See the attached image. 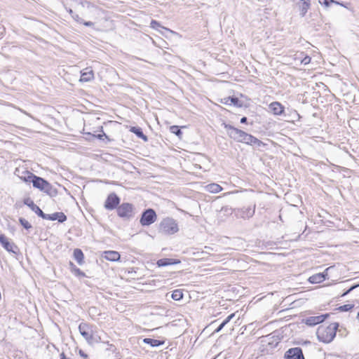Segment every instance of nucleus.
Returning a JSON list of instances; mask_svg holds the SVG:
<instances>
[{"instance_id":"6","label":"nucleus","mask_w":359,"mask_h":359,"mask_svg":"<svg viewBox=\"0 0 359 359\" xmlns=\"http://www.w3.org/2000/svg\"><path fill=\"white\" fill-rule=\"evenodd\" d=\"M118 215L123 219H130L133 216V206L128 203H123L117 208Z\"/></svg>"},{"instance_id":"4","label":"nucleus","mask_w":359,"mask_h":359,"mask_svg":"<svg viewBox=\"0 0 359 359\" xmlns=\"http://www.w3.org/2000/svg\"><path fill=\"white\" fill-rule=\"evenodd\" d=\"M79 330L81 336L89 344H93L94 342L97 341L94 339L92 325L86 323H81L79 325Z\"/></svg>"},{"instance_id":"36","label":"nucleus","mask_w":359,"mask_h":359,"mask_svg":"<svg viewBox=\"0 0 359 359\" xmlns=\"http://www.w3.org/2000/svg\"><path fill=\"white\" fill-rule=\"evenodd\" d=\"M311 62V57H309V56H305L303 59H302L301 60V62L304 64V65H307L309 63H310Z\"/></svg>"},{"instance_id":"23","label":"nucleus","mask_w":359,"mask_h":359,"mask_svg":"<svg viewBox=\"0 0 359 359\" xmlns=\"http://www.w3.org/2000/svg\"><path fill=\"white\" fill-rule=\"evenodd\" d=\"M302 2V4L299 6V11L301 16L304 17L310 8V0H306Z\"/></svg>"},{"instance_id":"11","label":"nucleus","mask_w":359,"mask_h":359,"mask_svg":"<svg viewBox=\"0 0 359 359\" xmlns=\"http://www.w3.org/2000/svg\"><path fill=\"white\" fill-rule=\"evenodd\" d=\"M42 218L51 221L57 220L59 222H63L67 219V217L63 212H55L51 215L44 213V216Z\"/></svg>"},{"instance_id":"12","label":"nucleus","mask_w":359,"mask_h":359,"mask_svg":"<svg viewBox=\"0 0 359 359\" xmlns=\"http://www.w3.org/2000/svg\"><path fill=\"white\" fill-rule=\"evenodd\" d=\"M270 111L276 116L282 115L284 113L285 107L278 102H273L269 105Z\"/></svg>"},{"instance_id":"3","label":"nucleus","mask_w":359,"mask_h":359,"mask_svg":"<svg viewBox=\"0 0 359 359\" xmlns=\"http://www.w3.org/2000/svg\"><path fill=\"white\" fill-rule=\"evenodd\" d=\"M176 221L170 217L163 219L159 225V231L164 234H174L178 231Z\"/></svg>"},{"instance_id":"22","label":"nucleus","mask_w":359,"mask_h":359,"mask_svg":"<svg viewBox=\"0 0 359 359\" xmlns=\"http://www.w3.org/2000/svg\"><path fill=\"white\" fill-rule=\"evenodd\" d=\"M74 257L79 264L81 265L83 264L84 255L81 250L75 249L74 250Z\"/></svg>"},{"instance_id":"28","label":"nucleus","mask_w":359,"mask_h":359,"mask_svg":"<svg viewBox=\"0 0 359 359\" xmlns=\"http://www.w3.org/2000/svg\"><path fill=\"white\" fill-rule=\"evenodd\" d=\"M171 297L174 300L179 301L182 299L183 293L181 290H175L172 292Z\"/></svg>"},{"instance_id":"21","label":"nucleus","mask_w":359,"mask_h":359,"mask_svg":"<svg viewBox=\"0 0 359 359\" xmlns=\"http://www.w3.org/2000/svg\"><path fill=\"white\" fill-rule=\"evenodd\" d=\"M143 342L147 344H149L152 347L159 346L164 344V341H161L158 339H154L150 338H144L143 339Z\"/></svg>"},{"instance_id":"26","label":"nucleus","mask_w":359,"mask_h":359,"mask_svg":"<svg viewBox=\"0 0 359 359\" xmlns=\"http://www.w3.org/2000/svg\"><path fill=\"white\" fill-rule=\"evenodd\" d=\"M235 316V313H231L220 324V325L215 330V332H219Z\"/></svg>"},{"instance_id":"38","label":"nucleus","mask_w":359,"mask_h":359,"mask_svg":"<svg viewBox=\"0 0 359 359\" xmlns=\"http://www.w3.org/2000/svg\"><path fill=\"white\" fill-rule=\"evenodd\" d=\"M8 238L6 237L4 234H0V243L2 245Z\"/></svg>"},{"instance_id":"40","label":"nucleus","mask_w":359,"mask_h":359,"mask_svg":"<svg viewBox=\"0 0 359 359\" xmlns=\"http://www.w3.org/2000/svg\"><path fill=\"white\" fill-rule=\"evenodd\" d=\"M104 137H107L105 133L99 134L98 135H97V137L100 140H103Z\"/></svg>"},{"instance_id":"19","label":"nucleus","mask_w":359,"mask_h":359,"mask_svg":"<svg viewBox=\"0 0 359 359\" xmlns=\"http://www.w3.org/2000/svg\"><path fill=\"white\" fill-rule=\"evenodd\" d=\"M205 189L207 191H208L210 193L217 194L222 190V187L217 184L212 183V184H208L205 187Z\"/></svg>"},{"instance_id":"8","label":"nucleus","mask_w":359,"mask_h":359,"mask_svg":"<svg viewBox=\"0 0 359 359\" xmlns=\"http://www.w3.org/2000/svg\"><path fill=\"white\" fill-rule=\"evenodd\" d=\"M119 203V197L115 193H111L107 196V198L104 203V208L107 210H111L115 209Z\"/></svg>"},{"instance_id":"1","label":"nucleus","mask_w":359,"mask_h":359,"mask_svg":"<svg viewBox=\"0 0 359 359\" xmlns=\"http://www.w3.org/2000/svg\"><path fill=\"white\" fill-rule=\"evenodd\" d=\"M226 130L227 135L231 139L238 142L245 143L247 144H257L260 145L262 142L255 137L250 134L245 133L238 128H236L229 124L224 123L222 124Z\"/></svg>"},{"instance_id":"7","label":"nucleus","mask_w":359,"mask_h":359,"mask_svg":"<svg viewBox=\"0 0 359 359\" xmlns=\"http://www.w3.org/2000/svg\"><path fill=\"white\" fill-rule=\"evenodd\" d=\"M157 216L155 211L153 209H147L143 212L141 219L140 224L142 226H149L156 220Z\"/></svg>"},{"instance_id":"2","label":"nucleus","mask_w":359,"mask_h":359,"mask_svg":"<svg viewBox=\"0 0 359 359\" xmlns=\"http://www.w3.org/2000/svg\"><path fill=\"white\" fill-rule=\"evenodd\" d=\"M338 327L337 323H330L327 326H319L316 332L318 340L324 343L331 342L336 336Z\"/></svg>"},{"instance_id":"27","label":"nucleus","mask_w":359,"mask_h":359,"mask_svg":"<svg viewBox=\"0 0 359 359\" xmlns=\"http://www.w3.org/2000/svg\"><path fill=\"white\" fill-rule=\"evenodd\" d=\"M174 263L175 262H172L171 259L164 258V259H161L158 260L157 265L161 267V266H168V265L172 264Z\"/></svg>"},{"instance_id":"37","label":"nucleus","mask_w":359,"mask_h":359,"mask_svg":"<svg viewBox=\"0 0 359 359\" xmlns=\"http://www.w3.org/2000/svg\"><path fill=\"white\" fill-rule=\"evenodd\" d=\"M158 27H160V24L157 21L151 20V27H152L154 29H156Z\"/></svg>"},{"instance_id":"44","label":"nucleus","mask_w":359,"mask_h":359,"mask_svg":"<svg viewBox=\"0 0 359 359\" xmlns=\"http://www.w3.org/2000/svg\"><path fill=\"white\" fill-rule=\"evenodd\" d=\"M67 11L71 15L72 17L73 16L74 14H75V13L71 8L68 9Z\"/></svg>"},{"instance_id":"41","label":"nucleus","mask_w":359,"mask_h":359,"mask_svg":"<svg viewBox=\"0 0 359 359\" xmlns=\"http://www.w3.org/2000/svg\"><path fill=\"white\" fill-rule=\"evenodd\" d=\"M79 354H80V355H81V356H82V357H83V358H87V356H88V355H86V354L83 351H81V350H80V351H79Z\"/></svg>"},{"instance_id":"17","label":"nucleus","mask_w":359,"mask_h":359,"mask_svg":"<svg viewBox=\"0 0 359 359\" xmlns=\"http://www.w3.org/2000/svg\"><path fill=\"white\" fill-rule=\"evenodd\" d=\"M221 102L226 105H233L236 107H241V104L238 97H226L221 100Z\"/></svg>"},{"instance_id":"35","label":"nucleus","mask_w":359,"mask_h":359,"mask_svg":"<svg viewBox=\"0 0 359 359\" xmlns=\"http://www.w3.org/2000/svg\"><path fill=\"white\" fill-rule=\"evenodd\" d=\"M359 287V283L352 285L346 292H345L342 296L348 294L351 291L353 290L356 287Z\"/></svg>"},{"instance_id":"45","label":"nucleus","mask_w":359,"mask_h":359,"mask_svg":"<svg viewBox=\"0 0 359 359\" xmlns=\"http://www.w3.org/2000/svg\"><path fill=\"white\" fill-rule=\"evenodd\" d=\"M357 318H358V320H359V312L358 313Z\"/></svg>"},{"instance_id":"42","label":"nucleus","mask_w":359,"mask_h":359,"mask_svg":"<svg viewBox=\"0 0 359 359\" xmlns=\"http://www.w3.org/2000/svg\"><path fill=\"white\" fill-rule=\"evenodd\" d=\"M330 2H334V1H333V0H325V1H324V4H325V6H329V4H330Z\"/></svg>"},{"instance_id":"9","label":"nucleus","mask_w":359,"mask_h":359,"mask_svg":"<svg viewBox=\"0 0 359 359\" xmlns=\"http://www.w3.org/2000/svg\"><path fill=\"white\" fill-rule=\"evenodd\" d=\"M255 212V205H254L253 207H247L238 209L236 210V215L237 217L248 219L254 215Z\"/></svg>"},{"instance_id":"13","label":"nucleus","mask_w":359,"mask_h":359,"mask_svg":"<svg viewBox=\"0 0 359 359\" xmlns=\"http://www.w3.org/2000/svg\"><path fill=\"white\" fill-rule=\"evenodd\" d=\"M327 315H321L318 316H311L305 320V323L309 326L316 325L323 322L327 318Z\"/></svg>"},{"instance_id":"16","label":"nucleus","mask_w":359,"mask_h":359,"mask_svg":"<svg viewBox=\"0 0 359 359\" xmlns=\"http://www.w3.org/2000/svg\"><path fill=\"white\" fill-rule=\"evenodd\" d=\"M94 77L93 72L90 68H86L81 72L80 81L88 82L91 81Z\"/></svg>"},{"instance_id":"25","label":"nucleus","mask_w":359,"mask_h":359,"mask_svg":"<svg viewBox=\"0 0 359 359\" xmlns=\"http://www.w3.org/2000/svg\"><path fill=\"white\" fill-rule=\"evenodd\" d=\"M34 177H36V176L35 175H34L33 173L28 172V171L25 173V175L20 177V178L23 181H25L26 182H32V183H33V180H34Z\"/></svg>"},{"instance_id":"43","label":"nucleus","mask_w":359,"mask_h":359,"mask_svg":"<svg viewBox=\"0 0 359 359\" xmlns=\"http://www.w3.org/2000/svg\"><path fill=\"white\" fill-rule=\"evenodd\" d=\"M247 121H248V118L246 117H243L241 118V123H247Z\"/></svg>"},{"instance_id":"34","label":"nucleus","mask_w":359,"mask_h":359,"mask_svg":"<svg viewBox=\"0 0 359 359\" xmlns=\"http://www.w3.org/2000/svg\"><path fill=\"white\" fill-rule=\"evenodd\" d=\"M221 212H224L226 215H231L232 214V210L231 208H229L228 207H224L222 208Z\"/></svg>"},{"instance_id":"15","label":"nucleus","mask_w":359,"mask_h":359,"mask_svg":"<svg viewBox=\"0 0 359 359\" xmlns=\"http://www.w3.org/2000/svg\"><path fill=\"white\" fill-rule=\"evenodd\" d=\"M25 204L29 206L39 217L42 218L44 216V212L33 202V201L28 198L25 201Z\"/></svg>"},{"instance_id":"10","label":"nucleus","mask_w":359,"mask_h":359,"mask_svg":"<svg viewBox=\"0 0 359 359\" xmlns=\"http://www.w3.org/2000/svg\"><path fill=\"white\" fill-rule=\"evenodd\" d=\"M285 359H304L301 348L296 347L289 349L285 354Z\"/></svg>"},{"instance_id":"14","label":"nucleus","mask_w":359,"mask_h":359,"mask_svg":"<svg viewBox=\"0 0 359 359\" xmlns=\"http://www.w3.org/2000/svg\"><path fill=\"white\" fill-rule=\"evenodd\" d=\"M102 257L111 262L118 261L121 257L120 254L117 251L113 250L104 251L102 254Z\"/></svg>"},{"instance_id":"33","label":"nucleus","mask_w":359,"mask_h":359,"mask_svg":"<svg viewBox=\"0 0 359 359\" xmlns=\"http://www.w3.org/2000/svg\"><path fill=\"white\" fill-rule=\"evenodd\" d=\"M75 21H76L79 23H83V19L79 17V15L76 13L74 14L72 17Z\"/></svg>"},{"instance_id":"31","label":"nucleus","mask_w":359,"mask_h":359,"mask_svg":"<svg viewBox=\"0 0 359 359\" xmlns=\"http://www.w3.org/2000/svg\"><path fill=\"white\" fill-rule=\"evenodd\" d=\"M19 222H20V224L22 226H23V227L25 228L26 229H29L32 228L31 224L25 219L20 217L19 219Z\"/></svg>"},{"instance_id":"18","label":"nucleus","mask_w":359,"mask_h":359,"mask_svg":"<svg viewBox=\"0 0 359 359\" xmlns=\"http://www.w3.org/2000/svg\"><path fill=\"white\" fill-rule=\"evenodd\" d=\"M2 247L9 252H13V254H17L18 248V246L13 242H10L8 238L1 245Z\"/></svg>"},{"instance_id":"29","label":"nucleus","mask_w":359,"mask_h":359,"mask_svg":"<svg viewBox=\"0 0 359 359\" xmlns=\"http://www.w3.org/2000/svg\"><path fill=\"white\" fill-rule=\"evenodd\" d=\"M70 265L72 266V271L78 276H85V273L81 271L79 268L74 265L73 263L70 262Z\"/></svg>"},{"instance_id":"39","label":"nucleus","mask_w":359,"mask_h":359,"mask_svg":"<svg viewBox=\"0 0 359 359\" xmlns=\"http://www.w3.org/2000/svg\"><path fill=\"white\" fill-rule=\"evenodd\" d=\"M84 25L87 26V27H92L93 25V22H90V21H88V22H84L83 20V23Z\"/></svg>"},{"instance_id":"32","label":"nucleus","mask_w":359,"mask_h":359,"mask_svg":"<svg viewBox=\"0 0 359 359\" xmlns=\"http://www.w3.org/2000/svg\"><path fill=\"white\" fill-rule=\"evenodd\" d=\"M353 308V304H344L338 308V310L340 311H348Z\"/></svg>"},{"instance_id":"24","label":"nucleus","mask_w":359,"mask_h":359,"mask_svg":"<svg viewBox=\"0 0 359 359\" xmlns=\"http://www.w3.org/2000/svg\"><path fill=\"white\" fill-rule=\"evenodd\" d=\"M132 133H135L138 137L147 141V137L143 133L142 129L139 127H131L130 130Z\"/></svg>"},{"instance_id":"20","label":"nucleus","mask_w":359,"mask_h":359,"mask_svg":"<svg viewBox=\"0 0 359 359\" xmlns=\"http://www.w3.org/2000/svg\"><path fill=\"white\" fill-rule=\"evenodd\" d=\"M325 279V276L324 273H317L311 276L309 280L311 283H320L324 281Z\"/></svg>"},{"instance_id":"46","label":"nucleus","mask_w":359,"mask_h":359,"mask_svg":"<svg viewBox=\"0 0 359 359\" xmlns=\"http://www.w3.org/2000/svg\"><path fill=\"white\" fill-rule=\"evenodd\" d=\"M205 249H209L210 248H209V247H208V246H205Z\"/></svg>"},{"instance_id":"5","label":"nucleus","mask_w":359,"mask_h":359,"mask_svg":"<svg viewBox=\"0 0 359 359\" xmlns=\"http://www.w3.org/2000/svg\"><path fill=\"white\" fill-rule=\"evenodd\" d=\"M33 187L44 191L48 194H51L53 187L51 184L43 178L36 176L33 180Z\"/></svg>"},{"instance_id":"30","label":"nucleus","mask_w":359,"mask_h":359,"mask_svg":"<svg viewBox=\"0 0 359 359\" xmlns=\"http://www.w3.org/2000/svg\"><path fill=\"white\" fill-rule=\"evenodd\" d=\"M170 131L172 133L175 134L178 137H180L182 135V134L180 128L177 126H170Z\"/></svg>"}]
</instances>
